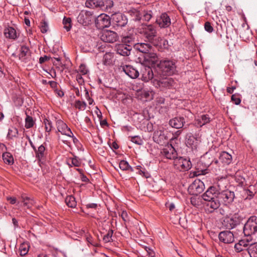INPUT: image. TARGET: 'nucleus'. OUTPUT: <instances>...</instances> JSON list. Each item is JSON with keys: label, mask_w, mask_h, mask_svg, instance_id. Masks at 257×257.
<instances>
[{"label": "nucleus", "mask_w": 257, "mask_h": 257, "mask_svg": "<svg viewBox=\"0 0 257 257\" xmlns=\"http://www.w3.org/2000/svg\"><path fill=\"white\" fill-rule=\"evenodd\" d=\"M158 67L164 75H172L177 72L176 62L174 60H162L160 61Z\"/></svg>", "instance_id": "obj_1"}, {"label": "nucleus", "mask_w": 257, "mask_h": 257, "mask_svg": "<svg viewBox=\"0 0 257 257\" xmlns=\"http://www.w3.org/2000/svg\"><path fill=\"white\" fill-rule=\"evenodd\" d=\"M257 232V217H250L244 225L243 233L245 236H250Z\"/></svg>", "instance_id": "obj_2"}, {"label": "nucleus", "mask_w": 257, "mask_h": 257, "mask_svg": "<svg viewBox=\"0 0 257 257\" xmlns=\"http://www.w3.org/2000/svg\"><path fill=\"white\" fill-rule=\"evenodd\" d=\"M173 164L175 168L180 171H184L189 170L192 166L190 159L177 156L174 159Z\"/></svg>", "instance_id": "obj_3"}, {"label": "nucleus", "mask_w": 257, "mask_h": 257, "mask_svg": "<svg viewBox=\"0 0 257 257\" xmlns=\"http://www.w3.org/2000/svg\"><path fill=\"white\" fill-rule=\"evenodd\" d=\"M241 220V216L238 214L235 213L229 216L224 217L222 224L226 229H231L239 224Z\"/></svg>", "instance_id": "obj_4"}, {"label": "nucleus", "mask_w": 257, "mask_h": 257, "mask_svg": "<svg viewBox=\"0 0 257 257\" xmlns=\"http://www.w3.org/2000/svg\"><path fill=\"white\" fill-rule=\"evenodd\" d=\"M154 86L160 89L170 88L174 85L175 82L173 78L171 77L155 78L153 80Z\"/></svg>", "instance_id": "obj_5"}, {"label": "nucleus", "mask_w": 257, "mask_h": 257, "mask_svg": "<svg viewBox=\"0 0 257 257\" xmlns=\"http://www.w3.org/2000/svg\"><path fill=\"white\" fill-rule=\"evenodd\" d=\"M204 189V185L203 182L200 180H196L190 185L188 191L190 194L197 196L202 193Z\"/></svg>", "instance_id": "obj_6"}, {"label": "nucleus", "mask_w": 257, "mask_h": 257, "mask_svg": "<svg viewBox=\"0 0 257 257\" xmlns=\"http://www.w3.org/2000/svg\"><path fill=\"white\" fill-rule=\"evenodd\" d=\"M92 19V13L90 11H81L79 14L77 20V22L84 26H87Z\"/></svg>", "instance_id": "obj_7"}, {"label": "nucleus", "mask_w": 257, "mask_h": 257, "mask_svg": "<svg viewBox=\"0 0 257 257\" xmlns=\"http://www.w3.org/2000/svg\"><path fill=\"white\" fill-rule=\"evenodd\" d=\"M111 20V18L108 15L104 14H100L95 20L96 26L99 29L108 27L110 25Z\"/></svg>", "instance_id": "obj_8"}, {"label": "nucleus", "mask_w": 257, "mask_h": 257, "mask_svg": "<svg viewBox=\"0 0 257 257\" xmlns=\"http://www.w3.org/2000/svg\"><path fill=\"white\" fill-rule=\"evenodd\" d=\"M112 23L120 27L125 26L127 23L126 17L120 13H115L111 15Z\"/></svg>", "instance_id": "obj_9"}, {"label": "nucleus", "mask_w": 257, "mask_h": 257, "mask_svg": "<svg viewBox=\"0 0 257 257\" xmlns=\"http://www.w3.org/2000/svg\"><path fill=\"white\" fill-rule=\"evenodd\" d=\"M56 125L58 132L67 137H72L73 133L68 125L61 119L56 121Z\"/></svg>", "instance_id": "obj_10"}, {"label": "nucleus", "mask_w": 257, "mask_h": 257, "mask_svg": "<svg viewBox=\"0 0 257 257\" xmlns=\"http://www.w3.org/2000/svg\"><path fill=\"white\" fill-rule=\"evenodd\" d=\"M234 193L229 190L222 191L218 193V199L222 201L224 204H229L233 201Z\"/></svg>", "instance_id": "obj_11"}, {"label": "nucleus", "mask_w": 257, "mask_h": 257, "mask_svg": "<svg viewBox=\"0 0 257 257\" xmlns=\"http://www.w3.org/2000/svg\"><path fill=\"white\" fill-rule=\"evenodd\" d=\"M100 38L102 41L105 42L113 43L117 40L118 36L116 32L106 30L103 32Z\"/></svg>", "instance_id": "obj_12"}, {"label": "nucleus", "mask_w": 257, "mask_h": 257, "mask_svg": "<svg viewBox=\"0 0 257 257\" xmlns=\"http://www.w3.org/2000/svg\"><path fill=\"white\" fill-rule=\"evenodd\" d=\"M212 162V160H210L209 158H207V156L202 157L200 161L197 164V167H200L201 165L203 166L202 168L197 169H198V175L205 174L206 173V169L211 164Z\"/></svg>", "instance_id": "obj_13"}, {"label": "nucleus", "mask_w": 257, "mask_h": 257, "mask_svg": "<svg viewBox=\"0 0 257 257\" xmlns=\"http://www.w3.org/2000/svg\"><path fill=\"white\" fill-rule=\"evenodd\" d=\"M144 34L145 38L149 42H152L157 36V31L155 27L150 25L144 29Z\"/></svg>", "instance_id": "obj_14"}, {"label": "nucleus", "mask_w": 257, "mask_h": 257, "mask_svg": "<svg viewBox=\"0 0 257 257\" xmlns=\"http://www.w3.org/2000/svg\"><path fill=\"white\" fill-rule=\"evenodd\" d=\"M132 50L131 45L124 44V43L117 44L115 47V51L117 54L123 56H129Z\"/></svg>", "instance_id": "obj_15"}, {"label": "nucleus", "mask_w": 257, "mask_h": 257, "mask_svg": "<svg viewBox=\"0 0 257 257\" xmlns=\"http://www.w3.org/2000/svg\"><path fill=\"white\" fill-rule=\"evenodd\" d=\"M218 192L213 186L209 187L202 195V198L206 201H210L215 198H218Z\"/></svg>", "instance_id": "obj_16"}, {"label": "nucleus", "mask_w": 257, "mask_h": 257, "mask_svg": "<svg viewBox=\"0 0 257 257\" xmlns=\"http://www.w3.org/2000/svg\"><path fill=\"white\" fill-rule=\"evenodd\" d=\"M219 239L224 243H231L234 240V235L230 231H223L219 233Z\"/></svg>", "instance_id": "obj_17"}, {"label": "nucleus", "mask_w": 257, "mask_h": 257, "mask_svg": "<svg viewBox=\"0 0 257 257\" xmlns=\"http://www.w3.org/2000/svg\"><path fill=\"white\" fill-rule=\"evenodd\" d=\"M141 73L142 75V80L148 82L154 78V74L152 68L147 66H142Z\"/></svg>", "instance_id": "obj_18"}, {"label": "nucleus", "mask_w": 257, "mask_h": 257, "mask_svg": "<svg viewBox=\"0 0 257 257\" xmlns=\"http://www.w3.org/2000/svg\"><path fill=\"white\" fill-rule=\"evenodd\" d=\"M156 22L161 28H167L171 25V19L166 13L162 14Z\"/></svg>", "instance_id": "obj_19"}, {"label": "nucleus", "mask_w": 257, "mask_h": 257, "mask_svg": "<svg viewBox=\"0 0 257 257\" xmlns=\"http://www.w3.org/2000/svg\"><path fill=\"white\" fill-rule=\"evenodd\" d=\"M200 142V141L199 139L191 134H190L187 136L186 144L188 147L191 148L192 150H196L197 149Z\"/></svg>", "instance_id": "obj_20"}, {"label": "nucleus", "mask_w": 257, "mask_h": 257, "mask_svg": "<svg viewBox=\"0 0 257 257\" xmlns=\"http://www.w3.org/2000/svg\"><path fill=\"white\" fill-rule=\"evenodd\" d=\"M163 155L168 159H174L177 156V153L175 148L171 145L163 150Z\"/></svg>", "instance_id": "obj_21"}, {"label": "nucleus", "mask_w": 257, "mask_h": 257, "mask_svg": "<svg viewBox=\"0 0 257 257\" xmlns=\"http://www.w3.org/2000/svg\"><path fill=\"white\" fill-rule=\"evenodd\" d=\"M122 71L130 78L135 79L139 76V72L134 67L130 65L123 66L122 67Z\"/></svg>", "instance_id": "obj_22"}, {"label": "nucleus", "mask_w": 257, "mask_h": 257, "mask_svg": "<svg viewBox=\"0 0 257 257\" xmlns=\"http://www.w3.org/2000/svg\"><path fill=\"white\" fill-rule=\"evenodd\" d=\"M4 34L7 38L12 40H16L19 36L16 29L11 26H8L5 28Z\"/></svg>", "instance_id": "obj_23"}, {"label": "nucleus", "mask_w": 257, "mask_h": 257, "mask_svg": "<svg viewBox=\"0 0 257 257\" xmlns=\"http://www.w3.org/2000/svg\"><path fill=\"white\" fill-rule=\"evenodd\" d=\"M211 120L208 114H202L195 118V123L198 127H202Z\"/></svg>", "instance_id": "obj_24"}, {"label": "nucleus", "mask_w": 257, "mask_h": 257, "mask_svg": "<svg viewBox=\"0 0 257 257\" xmlns=\"http://www.w3.org/2000/svg\"><path fill=\"white\" fill-rule=\"evenodd\" d=\"M185 123V120L183 117H176L169 121V124L174 128H181Z\"/></svg>", "instance_id": "obj_25"}, {"label": "nucleus", "mask_w": 257, "mask_h": 257, "mask_svg": "<svg viewBox=\"0 0 257 257\" xmlns=\"http://www.w3.org/2000/svg\"><path fill=\"white\" fill-rule=\"evenodd\" d=\"M154 141L158 144H161L166 140V137L165 134V132L162 130H158L156 131L153 135Z\"/></svg>", "instance_id": "obj_26"}, {"label": "nucleus", "mask_w": 257, "mask_h": 257, "mask_svg": "<svg viewBox=\"0 0 257 257\" xmlns=\"http://www.w3.org/2000/svg\"><path fill=\"white\" fill-rule=\"evenodd\" d=\"M85 6L90 9L100 8L102 10L103 6V0H86Z\"/></svg>", "instance_id": "obj_27"}, {"label": "nucleus", "mask_w": 257, "mask_h": 257, "mask_svg": "<svg viewBox=\"0 0 257 257\" xmlns=\"http://www.w3.org/2000/svg\"><path fill=\"white\" fill-rule=\"evenodd\" d=\"M134 48L137 50L144 54H146L153 48L150 44L145 43L136 44L134 46Z\"/></svg>", "instance_id": "obj_28"}, {"label": "nucleus", "mask_w": 257, "mask_h": 257, "mask_svg": "<svg viewBox=\"0 0 257 257\" xmlns=\"http://www.w3.org/2000/svg\"><path fill=\"white\" fill-rule=\"evenodd\" d=\"M36 157L39 162H43L45 160L46 155V148L43 145L40 146L36 151Z\"/></svg>", "instance_id": "obj_29"}, {"label": "nucleus", "mask_w": 257, "mask_h": 257, "mask_svg": "<svg viewBox=\"0 0 257 257\" xmlns=\"http://www.w3.org/2000/svg\"><path fill=\"white\" fill-rule=\"evenodd\" d=\"M145 60L152 64H156L158 61V58L156 53H154L153 48L151 51H149L144 56Z\"/></svg>", "instance_id": "obj_30"}, {"label": "nucleus", "mask_w": 257, "mask_h": 257, "mask_svg": "<svg viewBox=\"0 0 257 257\" xmlns=\"http://www.w3.org/2000/svg\"><path fill=\"white\" fill-rule=\"evenodd\" d=\"M136 15V18L135 20L136 21H139L141 19L145 21H149L151 19L152 16V12H144L142 14H140L139 12H136L135 13Z\"/></svg>", "instance_id": "obj_31"}, {"label": "nucleus", "mask_w": 257, "mask_h": 257, "mask_svg": "<svg viewBox=\"0 0 257 257\" xmlns=\"http://www.w3.org/2000/svg\"><path fill=\"white\" fill-rule=\"evenodd\" d=\"M29 56V49L28 47L23 45L21 47L20 53L19 54V59L23 62L28 61Z\"/></svg>", "instance_id": "obj_32"}, {"label": "nucleus", "mask_w": 257, "mask_h": 257, "mask_svg": "<svg viewBox=\"0 0 257 257\" xmlns=\"http://www.w3.org/2000/svg\"><path fill=\"white\" fill-rule=\"evenodd\" d=\"M121 43L124 44L129 45L131 46V48L136 44L135 43V38L133 35H127L122 36L121 38Z\"/></svg>", "instance_id": "obj_33"}, {"label": "nucleus", "mask_w": 257, "mask_h": 257, "mask_svg": "<svg viewBox=\"0 0 257 257\" xmlns=\"http://www.w3.org/2000/svg\"><path fill=\"white\" fill-rule=\"evenodd\" d=\"M220 160L226 164H229L232 161V156L226 152H222L219 157Z\"/></svg>", "instance_id": "obj_34"}, {"label": "nucleus", "mask_w": 257, "mask_h": 257, "mask_svg": "<svg viewBox=\"0 0 257 257\" xmlns=\"http://www.w3.org/2000/svg\"><path fill=\"white\" fill-rule=\"evenodd\" d=\"M119 168L122 171H127L134 172V169L129 165L128 163L125 160H121L119 163Z\"/></svg>", "instance_id": "obj_35"}, {"label": "nucleus", "mask_w": 257, "mask_h": 257, "mask_svg": "<svg viewBox=\"0 0 257 257\" xmlns=\"http://www.w3.org/2000/svg\"><path fill=\"white\" fill-rule=\"evenodd\" d=\"M247 251L250 257H257V242L250 243Z\"/></svg>", "instance_id": "obj_36"}, {"label": "nucleus", "mask_w": 257, "mask_h": 257, "mask_svg": "<svg viewBox=\"0 0 257 257\" xmlns=\"http://www.w3.org/2000/svg\"><path fill=\"white\" fill-rule=\"evenodd\" d=\"M18 129L12 126L9 128L7 138L8 140H13L15 138H18Z\"/></svg>", "instance_id": "obj_37"}, {"label": "nucleus", "mask_w": 257, "mask_h": 257, "mask_svg": "<svg viewBox=\"0 0 257 257\" xmlns=\"http://www.w3.org/2000/svg\"><path fill=\"white\" fill-rule=\"evenodd\" d=\"M3 159L6 164L12 165L14 163V158L11 153L8 152L3 153Z\"/></svg>", "instance_id": "obj_38"}, {"label": "nucleus", "mask_w": 257, "mask_h": 257, "mask_svg": "<svg viewBox=\"0 0 257 257\" xmlns=\"http://www.w3.org/2000/svg\"><path fill=\"white\" fill-rule=\"evenodd\" d=\"M65 201L67 205L69 207L74 208L76 206L75 198L72 195L67 196Z\"/></svg>", "instance_id": "obj_39"}, {"label": "nucleus", "mask_w": 257, "mask_h": 257, "mask_svg": "<svg viewBox=\"0 0 257 257\" xmlns=\"http://www.w3.org/2000/svg\"><path fill=\"white\" fill-rule=\"evenodd\" d=\"M219 199L215 198L210 201H207L206 205L212 210L217 209L220 206Z\"/></svg>", "instance_id": "obj_40"}, {"label": "nucleus", "mask_w": 257, "mask_h": 257, "mask_svg": "<svg viewBox=\"0 0 257 257\" xmlns=\"http://www.w3.org/2000/svg\"><path fill=\"white\" fill-rule=\"evenodd\" d=\"M103 6L102 8V10L110 12L111 9L113 6V2L111 0H103Z\"/></svg>", "instance_id": "obj_41"}, {"label": "nucleus", "mask_w": 257, "mask_h": 257, "mask_svg": "<svg viewBox=\"0 0 257 257\" xmlns=\"http://www.w3.org/2000/svg\"><path fill=\"white\" fill-rule=\"evenodd\" d=\"M113 58L112 54L111 53H105L103 57L102 62L105 65H110L112 63Z\"/></svg>", "instance_id": "obj_42"}, {"label": "nucleus", "mask_w": 257, "mask_h": 257, "mask_svg": "<svg viewBox=\"0 0 257 257\" xmlns=\"http://www.w3.org/2000/svg\"><path fill=\"white\" fill-rule=\"evenodd\" d=\"M71 20L70 18L64 17L63 20V24L64 28L68 32L69 31L72 27Z\"/></svg>", "instance_id": "obj_43"}, {"label": "nucleus", "mask_w": 257, "mask_h": 257, "mask_svg": "<svg viewBox=\"0 0 257 257\" xmlns=\"http://www.w3.org/2000/svg\"><path fill=\"white\" fill-rule=\"evenodd\" d=\"M29 246L27 244H22L19 247L20 254L21 256H24L27 254Z\"/></svg>", "instance_id": "obj_44"}, {"label": "nucleus", "mask_w": 257, "mask_h": 257, "mask_svg": "<svg viewBox=\"0 0 257 257\" xmlns=\"http://www.w3.org/2000/svg\"><path fill=\"white\" fill-rule=\"evenodd\" d=\"M43 123L45 125V131L48 133L50 132L53 128L52 122L49 119L45 118Z\"/></svg>", "instance_id": "obj_45"}, {"label": "nucleus", "mask_w": 257, "mask_h": 257, "mask_svg": "<svg viewBox=\"0 0 257 257\" xmlns=\"http://www.w3.org/2000/svg\"><path fill=\"white\" fill-rule=\"evenodd\" d=\"M34 124V121L32 117L27 115L26 118H25V127L27 128H30L33 127Z\"/></svg>", "instance_id": "obj_46"}, {"label": "nucleus", "mask_w": 257, "mask_h": 257, "mask_svg": "<svg viewBox=\"0 0 257 257\" xmlns=\"http://www.w3.org/2000/svg\"><path fill=\"white\" fill-rule=\"evenodd\" d=\"M40 28L42 33H46L49 30L48 23L45 21H42L40 23Z\"/></svg>", "instance_id": "obj_47"}, {"label": "nucleus", "mask_w": 257, "mask_h": 257, "mask_svg": "<svg viewBox=\"0 0 257 257\" xmlns=\"http://www.w3.org/2000/svg\"><path fill=\"white\" fill-rule=\"evenodd\" d=\"M113 233V231L112 229H109L106 234L103 237V241L106 243L111 241Z\"/></svg>", "instance_id": "obj_48"}, {"label": "nucleus", "mask_w": 257, "mask_h": 257, "mask_svg": "<svg viewBox=\"0 0 257 257\" xmlns=\"http://www.w3.org/2000/svg\"><path fill=\"white\" fill-rule=\"evenodd\" d=\"M131 141L138 145H142L143 144V141L140 136H135L131 137Z\"/></svg>", "instance_id": "obj_49"}, {"label": "nucleus", "mask_w": 257, "mask_h": 257, "mask_svg": "<svg viewBox=\"0 0 257 257\" xmlns=\"http://www.w3.org/2000/svg\"><path fill=\"white\" fill-rule=\"evenodd\" d=\"M86 104L84 101L76 100L75 102V107L79 110H84L85 109Z\"/></svg>", "instance_id": "obj_50"}, {"label": "nucleus", "mask_w": 257, "mask_h": 257, "mask_svg": "<svg viewBox=\"0 0 257 257\" xmlns=\"http://www.w3.org/2000/svg\"><path fill=\"white\" fill-rule=\"evenodd\" d=\"M78 72L80 73L81 75H85L88 73V70L84 64H81L79 66Z\"/></svg>", "instance_id": "obj_51"}, {"label": "nucleus", "mask_w": 257, "mask_h": 257, "mask_svg": "<svg viewBox=\"0 0 257 257\" xmlns=\"http://www.w3.org/2000/svg\"><path fill=\"white\" fill-rule=\"evenodd\" d=\"M249 245L250 244H249V241L248 239L246 241L245 240H241L239 241L238 243L236 244V247H248Z\"/></svg>", "instance_id": "obj_52"}, {"label": "nucleus", "mask_w": 257, "mask_h": 257, "mask_svg": "<svg viewBox=\"0 0 257 257\" xmlns=\"http://www.w3.org/2000/svg\"><path fill=\"white\" fill-rule=\"evenodd\" d=\"M204 29L208 33H212L213 31V28L210 23L206 22L204 24Z\"/></svg>", "instance_id": "obj_53"}, {"label": "nucleus", "mask_w": 257, "mask_h": 257, "mask_svg": "<svg viewBox=\"0 0 257 257\" xmlns=\"http://www.w3.org/2000/svg\"><path fill=\"white\" fill-rule=\"evenodd\" d=\"M71 163L73 166L79 167L81 164V162L78 160V159L75 157L70 159Z\"/></svg>", "instance_id": "obj_54"}, {"label": "nucleus", "mask_w": 257, "mask_h": 257, "mask_svg": "<svg viewBox=\"0 0 257 257\" xmlns=\"http://www.w3.org/2000/svg\"><path fill=\"white\" fill-rule=\"evenodd\" d=\"M58 139L61 140L64 144L66 145L68 147L71 146V141L68 138H67V139H66V138L60 137V136H59V135H58Z\"/></svg>", "instance_id": "obj_55"}, {"label": "nucleus", "mask_w": 257, "mask_h": 257, "mask_svg": "<svg viewBox=\"0 0 257 257\" xmlns=\"http://www.w3.org/2000/svg\"><path fill=\"white\" fill-rule=\"evenodd\" d=\"M141 167L140 166H137L136 169L138 170V172L140 174L143 175L146 178H148L149 177V174L148 172H145V171H142L141 170Z\"/></svg>", "instance_id": "obj_56"}, {"label": "nucleus", "mask_w": 257, "mask_h": 257, "mask_svg": "<svg viewBox=\"0 0 257 257\" xmlns=\"http://www.w3.org/2000/svg\"><path fill=\"white\" fill-rule=\"evenodd\" d=\"M121 217L124 221L128 220L129 216L126 211H122L120 214Z\"/></svg>", "instance_id": "obj_57"}, {"label": "nucleus", "mask_w": 257, "mask_h": 257, "mask_svg": "<svg viewBox=\"0 0 257 257\" xmlns=\"http://www.w3.org/2000/svg\"><path fill=\"white\" fill-rule=\"evenodd\" d=\"M76 80L80 85H82L84 83V80L81 76V74L78 73L76 76Z\"/></svg>", "instance_id": "obj_58"}, {"label": "nucleus", "mask_w": 257, "mask_h": 257, "mask_svg": "<svg viewBox=\"0 0 257 257\" xmlns=\"http://www.w3.org/2000/svg\"><path fill=\"white\" fill-rule=\"evenodd\" d=\"M86 240L88 243H90L93 246H96L97 245V244L93 241L92 237L90 235L86 237Z\"/></svg>", "instance_id": "obj_59"}, {"label": "nucleus", "mask_w": 257, "mask_h": 257, "mask_svg": "<svg viewBox=\"0 0 257 257\" xmlns=\"http://www.w3.org/2000/svg\"><path fill=\"white\" fill-rule=\"evenodd\" d=\"M232 101L236 105H238L240 103L241 100L239 98L236 97L234 95H232L231 96Z\"/></svg>", "instance_id": "obj_60"}, {"label": "nucleus", "mask_w": 257, "mask_h": 257, "mask_svg": "<svg viewBox=\"0 0 257 257\" xmlns=\"http://www.w3.org/2000/svg\"><path fill=\"white\" fill-rule=\"evenodd\" d=\"M50 59V57L45 55L44 57H41L39 59V63L40 64H42L45 62L49 60Z\"/></svg>", "instance_id": "obj_61"}, {"label": "nucleus", "mask_w": 257, "mask_h": 257, "mask_svg": "<svg viewBox=\"0 0 257 257\" xmlns=\"http://www.w3.org/2000/svg\"><path fill=\"white\" fill-rule=\"evenodd\" d=\"M7 200L8 201H10V203L11 204H14L16 203V202H17L16 198H15V197L8 196L7 197Z\"/></svg>", "instance_id": "obj_62"}, {"label": "nucleus", "mask_w": 257, "mask_h": 257, "mask_svg": "<svg viewBox=\"0 0 257 257\" xmlns=\"http://www.w3.org/2000/svg\"><path fill=\"white\" fill-rule=\"evenodd\" d=\"M22 199H23V202L24 203V205L25 206H26L28 208H30L31 206L30 205V203H28L26 201L29 200V198L28 197H26V198H23L22 197Z\"/></svg>", "instance_id": "obj_63"}, {"label": "nucleus", "mask_w": 257, "mask_h": 257, "mask_svg": "<svg viewBox=\"0 0 257 257\" xmlns=\"http://www.w3.org/2000/svg\"><path fill=\"white\" fill-rule=\"evenodd\" d=\"M48 83L50 84V85L52 88L55 89L56 87H57V83L55 81H50L48 82Z\"/></svg>", "instance_id": "obj_64"}]
</instances>
